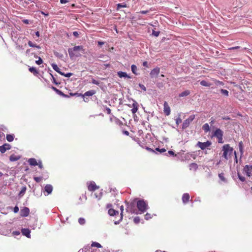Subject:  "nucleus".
Wrapping results in <instances>:
<instances>
[{
	"mask_svg": "<svg viewBox=\"0 0 252 252\" xmlns=\"http://www.w3.org/2000/svg\"><path fill=\"white\" fill-rule=\"evenodd\" d=\"M120 210H121V216H120V220H119L118 222H115V224H117V223H119V222H120V221H121V220H122V219H123V213H124V206H121L120 207Z\"/></svg>",
	"mask_w": 252,
	"mask_h": 252,
	"instance_id": "cd10ccee",
	"label": "nucleus"
},
{
	"mask_svg": "<svg viewBox=\"0 0 252 252\" xmlns=\"http://www.w3.org/2000/svg\"><path fill=\"white\" fill-rule=\"evenodd\" d=\"M176 123L177 125H179V124L182 123V119L180 117H178L176 119Z\"/></svg>",
	"mask_w": 252,
	"mask_h": 252,
	"instance_id": "3c124183",
	"label": "nucleus"
},
{
	"mask_svg": "<svg viewBox=\"0 0 252 252\" xmlns=\"http://www.w3.org/2000/svg\"><path fill=\"white\" fill-rule=\"evenodd\" d=\"M156 150L159 152L160 153H162L166 152V150L164 148L160 149L159 148H157L156 149Z\"/></svg>",
	"mask_w": 252,
	"mask_h": 252,
	"instance_id": "37998d69",
	"label": "nucleus"
},
{
	"mask_svg": "<svg viewBox=\"0 0 252 252\" xmlns=\"http://www.w3.org/2000/svg\"><path fill=\"white\" fill-rule=\"evenodd\" d=\"M20 158H21V157L20 156L12 154L10 156L9 160L11 161H15L19 160Z\"/></svg>",
	"mask_w": 252,
	"mask_h": 252,
	"instance_id": "a211bd4d",
	"label": "nucleus"
},
{
	"mask_svg": "<svg viewBox=\"0 0 252 252\" xmlns=\"http://www.w3.org/2000/svg\"><path fill=\"white\" fill-rule=\"evenodd\" d=\"M6 138L8 142H12L14 140V135L13 134H7Z\"/></svg>",
	"mask_w": 252,
	"mask_h": 252,
	"instance_id": "c756f323",
	"label": "nucleus"
},
{
	"mask_svg": "<svg viewBox=\"0 0 252 252\" xmlns=\"http://www.w3.org/2000/svg\"><path fill=\"white\" fill-rule=\"evenodd\" d=\"M140 219L139 217H136L134 218L133 221L135 223H138L140 222Z\"/></svg>",
	"mask_w": 252,
	"mask_h": 252,
	"instance_id": "79ce46f5",
	"label": "nucleus"
},
{
	"mask_svg": "<svg viewBox=\"0 0 252 252\" xmlns=\"http://www.w3.org/2000/svg\"><path fill=\"white\" fill-rule=\"evenodd\" d=\"M106 111L107 113L108 114H111V109L109 108L106 107Z\"/></svg>",
	"mask_w": 252,
	"mask_h": 252,
	"instance_id": "bf43d9fd",
	"label": "nucleus"
},
{
	"mask_svg": "<svg viewBox=\"0 0 252 252\" xmlns=\"http://www.w3.org/2000/svg\"><path fill=\"white\" fill-rule=\"evenodd\" d=\"M91 246L93 247H97V248H101L102 247L101 245L99 243H98L97 242H93L91 245Z\"/></svg>",
	"mask_w": 252,
	"mask_h": 252,
	"instance_id": "2f4dec72",
	"label": "nucleus"
},
{
	"mask_svg": "<svg viewBox=\"0 0 252 252\" xmlns=\"http://www.w3.org/2000/svg\"><path fill=\"white\" fill-rule=\"evenodd\" d=\"M164 112L165 114L167 116H168L170 114V108L168 105L167 102L165 101L164 102Z\"/></svg>",
	"mask_w": 252,
	"mask_h": 252,
	"instance_id": "ddd939ff",
	"label": "nucleus"
},
{
	"mask_svg": "<svg viewBox=\"0 0 252 252\" xmlns=\"http://www.w3.org/2000/svg\"><path fill=\"white\" fill-rule=\"evenodd\" d=\"M52 67H53L54 70H55L56 71H57V72H58L59 73L61 74L62 72H61L60 71V69L59 68V67L58 66V65L57 64H56L55 63H53V64H52Z\"/></svg>",
	"mask_w": 252,
	"mask_h": 252,
	"instance_id": "393cba45",
	"label": "nucleus"
},
{
	"mask_svg": "<svg viewBox=\"0 0 252 252\" xmlns=\"http://www.w3.org/2000/svg\"><path fill=\"white\" fill-rule=\"evenodd\" d=\"M30 214V209L28 207H24L20 211V215L21 217H27Z\"/></svg>",
	"mask_w": 252,
	"mask_h": 252,
	"instance_id": "9d476101",
	"label": "nucleus"
},
{
	"mask_svg": "<svg viewBox=\"0 0 252 252\" xmlns=\"http://www.w3.org/2000/svg\"><path fill=\"white\" fill-rule=\"evenodd\" d=\"M73 35L76 37H78L79 34L77 32L75 31L73 32Z\"/></svg>",
	"mask_w": 252,
	"mask_h": 252,
	"instance_id": "4d7b16f0",
	"label": "nucleus"
},
{
	"mask_svg": "<svg viewBox=\"0 0 252 252\" xmlns=\"http://www.w3.org/2000/svg\"><path fill=\"white\" fill-rule=\"evenodd\" d=\"M200 83L202 86H205V87H210L212 85L211 83H210L205 80L201 81Z\"/></svg>",
	"mask_w": 252,
	"mask_h": 252,
	"instance_id": "bb28decb",
	"label": "nucleus"
},
{
	"mask_svg": "<svg viewBox=\"0 0 252 252\" xmlns=\"http://www.w3.org/2000/svg\"><path fill=\"white\" fill-rule=\"evenodd\" d=\"M223 154L222 157L228 160L232 155L233 148L231 147L229 144H225L222 147Z\"/></svg>",
	"mask_w": 252,
	"mask_h": 252,
	"instance_id": "f257e3e1",
	"label": "nucleus"
},
{
	"mask_svg": "<svg viewBox=\"0 0 252 252\" xmlns=\"http://www.w3.org/2000/svg\"><path fill=\"white\" fill-rule=\"evenodd\" d=\"M146 149L147 151H149V152H154V150H153V149H152L151 148H149V147H146Z\"/></svg>",
	"mask_w": 252,
	"mask_h": 252,
	"instance_id": "e2e57ef3",
	"label": "nucleus"
},
{
	"mask_svg": "<svg viewBox=\"0 0 252 252\" xmlns=\"http://www.w3.org/2000/svg\"><path fill=\"white\" fill-rule=\"evenodd\" d=\"M51 89L53 90H54L55 92H56V93L57 94H59L60 95L63 96H65V95L62 91H61L60 90H58L56 87L52 86L51 87Z\"/></svg>",
	"mask_w": 252,
	"mask_h": 252,
	"instance_id": "412c9836",
	"label": "nucleus"
},
{
	"mask_svg": "<svg viewBox=\"0 0 252 252\" xmlns=\"http://www.w3.org/2000/svg\"><path fill=\"white\" fill-rule=\"evenodd\" d=\"M13 211L15 213H17L19 211V208L18 206H15L14 208H13Z\"/></svg>",
	"mask_w": 252,
	"mask_h": 252,
	"instance_id": "603ef678",
	"label": "nucleus"
},
{
	"mask_svg": "<svg viewBox=\"0 0 252 252\" xmlns=\"http://www.w3.org/2000/svg\"><path fill=\"white\" fill-rule=\"evenodd\" d=\"M137 207L140 214H142L148 209V204L143 200H139L137 202Z\"/></svg>",
	"mask_w": 252,
	"mask_h": 252,
	"instance_id": "f03ea898",
	"label": "nucleus"
},
{
	"mask_svg": "<svg viewBox=\"0 0 252 252\" xmlns=\"http://www.w3.org/2000/svg\"><path fill=\"white\" fill-rule=\"evenodd\" d=\"M223 132L220 128H217L214 132L213 136L218 138L219 143H223Z\"/></svg>",
	"mask_w": 252,
	"mask_h": 252,
	"instance_id": "20e7f679",
	"label": "nucleus"
},
{
	"mask_svg": "<svg viewBox=\"0 0 252 252\" xmlns=\"http://www.w3.org/2000/svg\"><path fill=\"white\" fill-rule=\"evenodd\" d=\"M190 196L188 193H185L183 194L182 200L184 204L188 203L189 201Z\"/></svg>",
	"mask_w": 252,
	"mask_h": 252,
	"instance_id": "4468645a",
	"label": "nucleus"
},
{
	"mask_svg": "<svg viewBox=\"0 0 252 252\" xmlns=\"http://www.w3.org/2000/svg\"><path fill=\"white\" fill-rule=\"evenodd\" d=\"M212 143L210 141H207L205 142H198L196 145L201 150H204L211 146Z\"/></svg>",
	"mask_w": 252,
	"mask_h": 252,
	"instance_id": "0eeeda50",
	"label": "nucleus"
},
{
	"mask_svg": "<svg viewBox=\"0 0 252 252\" xmlns=\"http://www.w3.org/2000/svg\"><path fill=\"white\" fill-rule=\"evenodd\" d=\"M98 188L99 187L94 182H90L88 186V189L90 191H94Z\"/></svg>",
	"mask_w": 252,
	"mask_h": 252,
	"instance_id": "6e6552de",
	"label": "nucleus"
},
{
	"mask_svg": "<svg viewBox=\"0 0 252 252\" xmlns=\"http://www.w3.org/2000/svg\"><path fill=\"white\" fill-rule=\"evenodd\" d=\"M23 22L26 24H29V20L27 19H25L23 20Z\"/></svg>",
	"mask_w": 252,
	"mask_h": 252,
	"instance_id": "338daca9",
	"label": "nucleus"
},
{
	"mask_svg": "<svg viewBox=\"0 0 252 252\" xmlns=\"http://www.w3.org/2000/svg\"><path fill=\"white\" fill-rule=\"evenodd\" d=\"M27 188L26 186L23 187L21 189V190H20L18 195L20 197H22L24 195V194L25 193V192L26 191Z\"/></svg>",
	"mask_w": 252,
	"mask_h": 252,
	"instance_id": "a878e982",
	"label": "nucleus"
},
{
	"mask_svg": "<svg viewBox=\"0 0 252 252\" xmlns=\"http://www.w3.org/2000/svg\"><path fill=\"white\" fill-rule=\"evenodd\" d=\"M39 167V168H40V169H42L43 168V165H42V163L41 162V161H39L38 163H37V165Z\"/></svg>",
	"mask_w": 252,
	"mask_h": 252,
	"instance_id": "5fc2aeb1",
	"label": "nucleus"
},
{
	"mask_svg": "<svg viewBox=\"0 0 252 252\" xmlns=\"http://www.w3.org/2000/svg\"><path fill=\"white\" fill-rule=\"evenodd\" d=\"M202 129H203V130L207 132L208 131H209L210 130V127H209V126L208 124H205L203 126H202Z\"/></svg>",
	"mask_w": 252,
	"mask_h": 252,
	"instance_id": "c85d7f7f",
	"label": "nucleus"
},
{
	"mask_svg": "<svg viewBox=\"0 0 252 252\" xmlns=\"http://www.w3.org/2000/svg\"><path fill=\"white\" fill-rule=\"evenodd\" d=\"M123 133L125 134L126 135H128L129 134V132L128 131H127V130L123 131Z\"/></svg>",
	"mask_w": 252,
	"mask_h": 252,
	"instance_id": "69168bd1",
	"label": "nucleus"
},
{
	"mask_svg": "<svg viewBox=\"0 0 252 252\" xmlns=\"http://www.w3.org/2000/svg\"><path fill=\"white\" fill-rule=\"evenodd\" d=\"M240 48V46H235V47L229 48L228 50H235V49H239Z\"/></svg>",
	"mask_w": 252,
	"mask_h": 252,
	"instance_id": "864d4df0",
	"label": "nucleus"
},
{
	"mask_svg": "<svg viewBox=\"0 0 252 252\" xmlns=\"http://www.w3.org/2000/svg\"><path fill=\"white\" fill-rule=\"evenodd\" d=\"M11 146L9 144L5 143L0 146V152L4 153L7 150L10 149Z\"/></svg>",
	"mask_w": 252,
	"mask_h": 252,
	"instance_id": "f8f14e48",
	"label": "nucleus"
},
{
	"mask_svg": "<svg viewBox=\"0 0 252 252\" xmlns=\"http://www.w3.org/2000/svg\"><path fill=\"white\" fill-rule=\"evenodd\" d=\"M160 32L159 31H155V30H153L152 34L155 36H158Z\"/></svg>",
	"mask_w": 252,
	"mask_h": 252,
	"instance_id": "a19ab883",
	"label": "nucleus"
},
{
	"mask_svg": "<svg viewBox=\"0 0 252 252\" xmlns=\"http://www.w3.org/2000/svg\"><path fill=\"white\" fill-rule=\"evenodd\" d=\"M44 190L48 194H50L53 190V187L51 185H46L44 187Z\"/></svg>",
	"mask_w": 252,
	"mask_h": 252,
	"instance_id": "f3484780",
	"label": "nucleus"
},
{
	"mask_svg": "<svg viewBox=\"0 0 252 252\" xmlns=\"http://www.w3.org/2000/svg\"><path fill=\"white\" fill-rule=\"evenodd\" d=\"M126 7V4L123 5L122 3H118L117 4V9H119L122 7Z\"/></svg>",
	"mask_w": 252,
	"mask_h": 252,
	"instance_id": "49530a36",
	"label": "nucleus"
},
{
	"mask_svg": "<svg viewBox=\"0 0 252 252\" xmlns=\"http://www.w3.org/2000/svg\"><path fill=\"white\" fill-rule=\"evenodd\" d=\"M244 171L249 177L252 175V165H246L244 168Z\"/></svg>",
	"mask_w": 252,
	"mask_h": 252,
	"instance_id": "1a4fd4ad",
	"label": "nucleus"
},
{
	"mask_svg": "<svg viewBox=\"0 0 252 252\" xmlns=\"http://www.w3.org/2000/svg\"><path fill=\"white\" fill-rule=\"evenodd\" d=\"M23 235L26 236L28 238H31V231L28 228H23L21 230Z\"/></svg>",
	"mask_w": 252,
	"mask_h": 252,
	"instance_id": "2eb2a0df",
	"label": "nucleus"
},
{
	"mask_svg": "<svg viewBox=\"0 0 252 252\" xmlns=\"http://www.w3.org/2000/svg\"><path fill=\"white\" fill-rule=\"evenodd\" d=\"M60 2L61 3H66L68 1L67 0H60Z\"/></svg>",
	"mask_w": 252,
	"mask_h": 252,
	"instance_id": "774afa93",
	"label": "nucleus"
},
{
	"mask_svg": "<svg viewBox=\"0 0 252 252\" xmlns=\"http://www.w3.org/2000/svg\"><path fill=\"white\" fill-rule=\"evenodd\" d=\"M94 195L95 196V198L100 199L102 196V193H99V195H97L96 193H94Z\"/></svg>",
	"mask_w": 252,
	"mask_h": 252,
	"instance_id": "8fccbe9b",
	"label": "nucleus"
},
{
	"mask_svg": "<svg viewBox=\"0 0 252 252\" xmlns=\"http://www.w3.org/2000/svg\"><path fill=\"white\" fill-rule=\"evenodd\" d=\"M108 214L109 215L113 216L114 215H118L119 212L113 209H109L108 210Z\"/></svg>",
	"mask_w": 252,
	"mask_h": 252,
	"instance_id": "4be33fe9",
	"label": "nucleus"
},
{
	"mask_svg": "<svg viewBox=\"0 0 252 252\" xmlns=\"http://www.w3.org/2000/svg\"><path fill=\"white\" fill-rule=\"evenodd\" d=\"M195 117V115H191L187 119L185 120L182 125V128L186 129L188 127H189V126L190 124V123L194 119Z\"/></svg>",
	"mask_w": 252,
	"mask_h": 252,
	"instance_id": "39448f33",
	"label": "nucleus"
},
{
	"mask_svg": "<svg viewBox=\"0 0 252 252\" xmlns=\"http://www.w3.org/2000/svg\"><path fill=\"white\" fill-rule=\"evenodd\" d=\"M160 69L159 67H156L152 69L150 72V76L151 77H157L159 73Z\"/></svg>",
	"mask_w": 252,
	"mask_h": 252,
	"instance_id": "9b49d317",
	"label": "nucleus"
},
{
	"mask_svg": "<svg viewBox=\"0 0 252 252\" xmlns=\"http://www.w3.org/2000/svg\"><path fill=\"white\" fill-rule=\"evenodd\" d=\"M34 181L37 183H39L42 179V177H34Z\"/></svg>",
	"mask_w": 252,
	"mask_h": 252,
	"instance_id": "4c0bfd02",
	"label": "nucleus"
},
{
	"mask_svg": "<svg viewBox=\"0 0 252 252\" xmlns=\"http://www.w3.org/2000/svg\"><path fill=\"white\" fill-rule=\"evenodd\" d=\"M190 166H191L192 167H193V168H196L197 167V165L196 163H192L190 164Z\"/></svg>",
	"mask_w": 252,
	"mask_h": 252,
	"instance_id": "13d9d810",
	"label": "nucleus"
},
{
	"mask_svg": "<svg viewBox=\"0 0 252 252\" xmlns=\"http://www.w3.org/2000/svg\"><path fill=\"white\" fill-rule=\"evenodd\" d=\"M148 12H149L148 10H142V11H140L139 12V13L143 14H147V13H148Z\"/></svg>",
	"mask_w": 252,
	"mask_h": 252,
	"instance_id": "680f3d73",
	"label": "nucleus"
},
{
	"mask_svg": "<svg viewBox=\"0 0 252 252\" xmlns=\"http://www.w3.org/2000/svg\"><path fill=\"white\" fill-rule=\"evenodd\" d=\"M239 147L240 151L241 152V154H242L243 147V143L242 142H241L239 143Z\"/></svg>",
	"mask_w": 252,
	"mask_h": 252,
	"instance_id": "c03bdc74",
	"label": "nucleus"
},
{
	"mask_svg": "<svg viewBox=\"0 0 252 252\" xmlns=\"http://www.w3.org/2000/svg\"><path fill=\"white\" fill-rule=\"evenodd\" d=\"M28 162L31 165L36 166L37 165L36 160L34 158H31L29 159Z\"/></svg>",
	"mask_w": 252,
	"mask_h": 252,
	"instance_id": "6ab92c4d",
	"label": "nucleus"
},
{
	"mask_svg": "<svg viewBox=\"0 0 252 252\" xmlns=\"http://www.w3.org/2000/svg\"><path fill=\"white\" fill-rule=\"evenodd\" d=\"M190 94V91L189 90H186L179 94V96L184 97L189 95Z\"/></svg>",
	"mask_w": 252,
	"mask_h": 252,
	"instance_id": "5701e85b",
	"label": "nucleus"
},
{
	"mask_svg": "<svg viewBox=\"0 0 252 252\" xmlns=\"http://www.w3.org/2000/svg\"><path fill=\"white\" fill-rule=\"evenodd\" d=\"M219 177L222 181H223V182L225 181V179L224 176V173H221L219 174Z\"/></svg>",
	"mask_w": 252,
	"mask_h": 252,
	"instance_id": "c9c22d12",
	"label": "nucleus"
},
{
	"mask_svg": "<svg viewBox=\"0 0 252 252\" xmlns=\"http://www.w3.org/2000/svg\"><path fill=\"white\" fill-rule=\"evenodd\" d=\"M35 63L37 64L40 65L43 63V61L40 57H39L38 60L36 61Z\"/></svg>",
	"mask_w": 252,
	"mask_h": 252,
	"instance_id": "a18cd8bd",
	"label": "nucleus"
},
{
	"mask_svg": "<svg viewBox=\"0 0 252 252\" xmlns=\"http://www.w3.org/2000/svg\"><path fill=\"white\" fill-rule=\"evenodd\" d=\"M52 77L53 78V83H55L56 85H59L60 84V83L59 82H57L55 79V78H54V77L52 75Z\"/></svg>",
	"mask_w": 252,
	"mask_h": 252,
	"instance_id": "6e6d98bb",
	"label": "nucleus"
},
{
	"mask_svg": "<svg viewBox=\"0 0 252 252\" xmlns=\"http://www.w3.org/2000/svg\"><path fill=\"white\" fill-rule=\"evenodd\" d=\"M29 70L31 73H32L34 75H37L38 74V71L34 67H30L29 68Z\"/></svg>",
	"mask_w": 252,
	"mask_h": 252,
	"instance_id": "b1692460",
	"label": "nucleus"
},
{
	"mask_svg": "<svg viewBox=\"0 0 252 252\" xmlns=\"http://www.w3.org/2000/svg\"><path fill=\"white\" fill-rule=\"evenodd\" d=\"M119 77L122 78V77H126L128 78H130V76H129L126 72H122V71H119L117 73Z\"/></svg>",
	"mask_w": 252,
	"mask_h": 252,
	"instance_id": "aec40b11",
	"label": "nucleus"
},
{
	"mask_svg": "<svg viewBox=\"0 0 252 252\" xmlns=\"http://www.w3.org/2000/svg\"><path fill=\"white\" fill-rule=\"evenodd\" d=\"M132 108L131 110V111L132 114H134L137 112V111L138 110V103L134 101L132 104Z\"/></svg>",
	"mask_w": 252,
	"mask_h": 252,
	"instance_id": "dca6fc26",
	"label": "nucleus"
},
{
	"mask_svg": "<svg viewBox=\"0 0 252 252\" xmlns=\"http://www.w3.org/2000/svg\"><path fill=\"white\" fill-rule=\"evenodd\" d=\"M83 51H84L83 46H76L72 48H69L68 52L70 57H73L75 56H77L76 54V52Z\"/></svg>",
	"mask_w": 252,
	"mask_h": 252,
	"instance_id": "7ed1b4c3",
	"label": "nucleus"
},
{
	"mask_svg": "<svg viewBox=\"0 0 252 252\" xmlns=\"http://www.w3.org/2000/svg\"><path fill=\"white\" fill-rule=\"evenodd\" d=\"M143 65L145 67H148V63L146 61H145L143 63Z\"/></svg>",
	"mask_w": 252,
	"mask_h": 252,
	"instance_id": "0e129e2a",
	"label": "nucleus"
},
{
	"mask_svg": "<svg viewBox=\"0 0 252 252\" xmlns=\"http://www.w3.org/2000/svg\"><path fill=\"white\" fill-rule=\"evenodd\" d=\"M28 45H29V46L32 47H36V48H38V49L40 48L39 46L37 45H36V44H33V43L32 41H29L28 42Z\"/></svg>",
	"mask_w": 252,
	"mask_h": 252,
	"instance_id": "7c9ffc66",
	"label": "nucleus"
},
{
	"mask_svg": "<svg viewBox=\"0 0 252 252\" xmlns=\"http://www.w3.org/2000/svg\"><path fill=\"white\" fill-rule=\"evenodd\" d=\"M167 154H169L170 155L173 156H176V155L172 151H168L167 153H166L165 155H167Z\"/></svg>",
	"mask_w": 252,
	"mask_h": 252,
	"instance_id": "de8ad7c7",
	"label": "nucleus"
},
{
	"mask_svg": "<svg viewBox=\"0 0 252 252\" xmlns=\"http://www.w3.org/2000/svg\"><path fill=\"white\" fill-rule=\"evenodd\" d=\"M139 87H140V88H141L144 91L146 90V87L144 86V85H143L142 84H139Z\"/></svg>",
	"mask_w": 252,
	"mask_h": 252,
	"instance_id": "052dcab7",
	"label": "nucleus"
},
{
	"mask_svg": "<svg viewBox=\"0 0 252 252\" xmlns=\"http://www.w3.org/2000/svg\"><path fill=\"white\" fill-rule=\"evenodd\" d=\"M61 75L64 76L65 77H70V76H71L73 75V74L72 73H67L66 74H65V73L62 72Z\"/></svg>",
	"mask_w": 252,
	"mask_h": 252,
	"instance_id": "ea45409f",
	"label": "nucleus"
},
{
	"mask_svg": "<svg viewBox=\"0 0 252 252\" xmlns=\"http://www.w3.org/2000/svg\"><path fill=\"white\" fill-rule=\"evenodd\" d=\"M95 93H96L95 91H94V90H90V91L86 92L83 94H81L75 93V94H73V95H76V96H82V97H84L85 96H93ZM70 94L71 95H73V94Z\"/></svg>",
	"mask_w": 252,
	"mask_h": 252,
	"instance_id": "423d86ee",
	"label": "nucleus"
},
{
	"mask_svg": "<svg viewBox=\"0 0 252 252\" xmlns=\"http://www.w3.org/2000/svg\"><path fill=\"white\" fill-rule=\"evenodd\" d=\"M92 83H93L94 84H95V85H98L99 84V81H97V80H95L94 79H92Z\"/></svg>",
	"mask_w": 252,
	"mask_h": 252,
	"instance_id": "09e8293b",
	"label": "nucleus"
},
{
	"mask_svg": "<svg viewBox=\"0 0 252 252\" xmlns=\"http://www.w3.org/2000/svg\"><path fill=\"white\" fill-rule=\"evenodd\" d=\"M78 222L81 225H83L85 223L86 220L84 218H80L78 219Z\"/></svg>",
	"mask_w": 252,
	"mask_h": 252,
	"instance_id": "72a5a7b5",
	"label": "nucleus"
},
{
	"mask_svg": "<svg viewBox=\"0 0 252 252\" xmlns=\"http://www.w3.org/2000/svg\"><path fill=\"white\" fill-rule=\"evenodd\" d=\"M238 176L240 181L244 182L245 181V178L242 176L239 173H238Z\"/></svg>",
	"mask_w": 252,
	"mask_h": 252,
	"instance_id": "58836bf2",
	"label": "nucleus"
},
{
	"mask_svg": "<svg viewBox=\"0 0 252 252\" xmlns=\"http://www.w3.org/2000/svg\"><path fill=\"white\" fill-rule=\"evenodd\" d=\"M131 71L132 72L135 74H137L136 72V71L137 70V67L134 64H132L131 65Z\"/></svg>",
	"mask_w": 252,
	"mask_h": 252,
	"instance_id": "f704fd0d",
	"label": "nucleus"
},
{
	"mask_svg": "<svg viewBox=\"0 0 252 252\" xmlns=\"http://www.w3.org/2000/svg\"><path fill=\"white\" fill-rule=\"evenodd\" d=\"M220 92H221V93L222 94H223V95H225V96H228V95H229V92H228V91L227 90H226L221 89V90H220Z\"/></svg>",
	"mask_w": 252,
	"mask_h": 252,
	"instance_id": "473e14b6",
	"label": "nucleus"
},
{
	"mask_svg": "<svg viewBox=\"0 0 252 252\" xmlns=\"http://www.w3.org/2000/svg\"><path fill=\"white\" fill-rule=\"evenodd\" d=\"M213 81H214V83L216 85H224V83L222 82H221V81L217 80L216 79H213Z\"/></svg>",
	"mask_w": 252,
	"mask_h": 252,
	"instance_id": "e433bc0d",
	"label": "nucleus"
}]
</instances>
